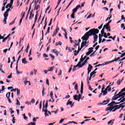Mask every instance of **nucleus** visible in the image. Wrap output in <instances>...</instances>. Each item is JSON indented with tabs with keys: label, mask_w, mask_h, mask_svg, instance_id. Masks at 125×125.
<instances>
[{
	"label": "nucleus",
	"mask_w": 125,
	"mask_h": 125,
	"mask_svg": "<svg viewBox=\"0 0 125 125\" xmlns=\"http://www.w3.org/2000/svg\"><path fill=\"white\" fill-rule=\"evenodd\" d=\"M98 33H99V30L95 28L91 29L85 33L84 36L82 38V39L83 41H87L89 39V37L97 35L96 34H98Z\"/></svg>",
	"instance_id": "1"
},
{
	"label": "nucleus",
	"mask_w": 125,
	"mask_h": 125,
	"mask_svg": "<svg viewBox=\"0 0 125 125\" xmlns=\"http://www.w3.org/2000/svg\"><path fill=\"white\" fill-rule=\"evenodd\" d=\"M120 59H121V57H118L117 59H114V60H112L111 61L105 62L104 65H107V64H109V63H113V62H116V61H118V60H120Z\"/></svg>",
	"instance_id": "2"
},
{
	"label": "nucleus",
	"mask_w": 125,
	"mask_h": 125,
	"mask_svg": "<svg viewBox=\"0 0 125 125\" xmlns=\"http://www.w3.org/2000/svg\"><path fill=\"white\" fill-rule=\"evenodd\" d=\"M109 87H110V85L107 86L104 90L101 91L102 93H103V95H106V94L108 93L107 90H108V88H109Z\"/></svg>",
	"instance_id": "3"
},
{
	"label": "nucleus",
	"mask_w": 125,
	"mask_h": 125,
	"mask_svg": "<svg viewBox=\"0 0 125 125\" xmlns=\"http://www.w3.org/2000/svg\"><path fill=\"white\" fill-rule=\"evenodd\" d=\"M10 92L7 93L6 94V97H7L8 101L9 103H12V101H11V100H10V98H9V97H10Z\"/></svg>",
	"instance_id": "4"
},
{
	"label": "nucleus",
	"mask_w": 125,
	"mask_h": 125,
	"mask_svg": "<svg viewBox=\"0 0 125 125\" xmlns=\"http://www.w3.org/2000/svg\"><path fill=\"white\" fill-rule=\"evenodd\" d=\"M13 1H14V0H11L10 3L6 5V8H8V7L11 8V6H12V5L13 4Z\"/></svg>",
	"instance_id": "5"
},
{
	"label": "nucleus",
	"mask_w": 125,
	"mask_h": 125,
	"mask_svg": "<svg viewBox=\"0 0 125 125\" xmlns=\"http://www.w3.org/2000/svg\"><path fill=\"white\" fill-rule=\"evenodd\" d=\"M120 108H121V106L119 105L113 106L112 107V112H115L116 110H118V109H120Z\"/></svg>",
	"instance_id": "6"
},
{
	"label": "nucleus",
	"mask_w": 125,
	"mask_h": 125,
	"mask_svg": "<svg viewBox=\"0 0 125 125\" xmlns=\"http://www.w3.org/2000/svg\"><path fill=\"white\" fill-rule=\"evenodd\" d=\"M82 47H81V48H80V46L78 47V51L77 50H75L74 51V52H76V53H74V56H77V55H78V54H79V53H80V51H81V50H82Z\"/></svg>",
	"instance_id": "7"
},
{
	"label": "nucleus",
	"mask_w": 125,
	"mask_h": 125,
	"mask_svg": "<svg viewBox=\"0 0 125 125\" xmlns=\"http://www.w3.org/2000/svg\"><path fill=\"white\" fill-rule=\"evenodd\" d=\"M88 50L89 51L86 53V55H87V56H88V55H89V54H91L92 52H93V48L92 47H90L88 49Z\"/></svg>",
	"instance_id": "8"
},
{
	"label": "nucleus",
	"mask_w": 125,
	"mask_h": 125,
	"mask_svg": "<svg viewBox=\"0 0 125 125\" xmlns=\"http://www.w3.org/2000/svg\"><path fill=\"white\" fill-rule=\"evenodd\" d=\"M10 9H7L6 10V11L5 12V13H4V17H5V18H7L8 17V13L9 12V11H10Z\"/></svg>",
	"instance_id": "9"
},
{
	"label": "nucleus",
	"mask_w": 125,
	"mask_h": 125,
	"mask_svg": "<svg viewBox=\"0 0 125 125\" xmlns=\"http://www.w3.org/2000/svg\"><path fill=\"white\" fill-rule=\"evenodd\" d=\"M79 8H81V5H77L76 8L72 10V13L75 14L76 11H78V9H79Z\"/></svg>",
	"instance_id": "10"
},
{
	"label": "nucleus",
	"mask_w": 125,
	"mask_h": 125,
	"mask_svg": "<svg viewBox=\"0 0 125 125\" xmlns=\"http://www.w3.org/2000/svg\"><path fill=\"white\" fill-rule=\"evenodd\" d=\"M68 105H70L71 107H72L74 106V103H73V102L70 101V99H69L67 102L66 103V105L68 106Z\"/></svg>",
	"instance_id": "11"
},
{
	"label": "nucleus",
	"mask_w": 125,
	"mask_h": 125,
	"mask_svg": "<svg viewBox=\"0 0 125 125\" xmlns=\"http://www.w3.org/2000/svg\"><path fill=\"white\" fill-rule=\"evenodd\" d=\"M51 52H52L53 53H54L57 56L59 55V51H57L56 49L52 50Z\"/></svg>",
	"instance_id": "12"
},
{
	"label": "nucleus",
	"mask_w": 125,
	"mask_h": 125,
	"mask_svg": "<svg viewBox=\"0 0 125 125\" xmlns=\"http://www.w3.org/2000/svg\"><path fill=\"white\" fill-rule=\"evenodd\" d=\"M83 42H82L81 43V48H83L84 45H86V43H87V42H86L87 40H83ZM83 41H85L83 42Z\"/></svg>",
	"instance_id": "13"
},
{
	"label": "nucleus",
	"mask_w": 125,
	"mask_h": 125,
	"mask_svg": "<svg viewBox=\"0 0 125 125\" xmlns=\"http://www.w3.org/2000/svg\"><path fill=\"white\" fill-rule=\"evenodd\" d=\"M88 67L87 68V70L88 73H90V72H91V70L92 69V68H93V66H92V65H91L90 64H88Z\"/></svg>",
	"instance_id": "14"
},
{
	"label": "nucleus",
	"mask_w": 125,
	"mask_h": 125,
	"mask_svg": "<svg viewBox=\"0 0 125 125\" xmlns=\"http://www.w3.org/2000/svg\"><path fill=\"white\" fill-rule=\"evenodd\" d=\"M80 92H81V94H83V81H82V82H81Z\"/></svg>",
	"instance_id": "15"
},
{
	"label": "nucleus",
	"mask_w": 125,
	"mask_h": 125,
	"mask_svg": "<svg viewBox=\"0 0 125 125\" xmlns=\"http://www.w3.org/2000/svg\"><path fill=\"white\" fill-rule=\"evenodd\" d=\"M80 65H81V62H79L76 65L74 66L73 69L72 70V72H75L76 70V68H77V67H79Z\"/></svg>",
	"instance_id": "16"
},
{
	"label": "nucleus",
	"mask_w": 125,
	"mask_h": 125,
	"mask_svg": "<svg viewBox=\"0 0 125 125\" xmlns=\"http://www.w3.org/2000/svg\"><path fill=\"white\" fill-rule=\"evenodd\" d=\"M42 112H44V115L45 117H48L49 116L48 114H47V109H44V107H43L42 108Z\"/></svg>",
	"instance_id": "17"
},
{
	"label": "nucleus",
	"mask_w": 125,
	"mask_h": 125,
	"mask_svg": "<svg viewBox=\"0 0 125 125\" xmlns=\"http://www.w3.org/2000/svg\"><path fill=\"white\" fill-rule=\"evenodd\" d=\"M9 37H10V34H9L7 37H6L5 38L3 39V41H2V42H5L6 41V40H7V39H8V41H9L10 40V38H9Z\"/></svg>",
	"instance_id": "18"
},
{
	"label": "nucleus",
	"mask_w": 125,
	"mask_h": 125,
	"mask_svg": "<svg viewBox=\"0 0 125 125\" xmlns=\"http://www.w3.org/2000/svg\"><path fill=\"white\" fill-rule=\"evenodd\" d=\"M110 102V99H107V100H104L103 102V105H106V104H108Z\"/></svg>",
	"instance_id": "19"
},
{
	"label": "nucleus",
	"mask_w": 125,
	"mask_h": 125,
	"mask_svg": "<svg viewBox=\"0 0 125 125\" xmlns=\"http://www.w3.org/2000/svg\"><path fill=\"white\" fill-rule=\"evenodd\" d=\"M34 14H33V10H32L30 14V16H29V20L33 19V17H34Z\"/></svg>",
	"instance_id": "20"
},
{
	"label": "nucleus",
	"mask_w": 125,
	"mask_h": 125,
	"mask_svg": "<svg viewBox=\"0 0 125 125\" xmlns=\"http://www.w3.org/2000/svg\"><path fill=\"white\" fill-rule=\"evenodd\" d=\"M43 107H44V110H47V107H48V100H47L46 101V104H45V106H44V105H43Z\"/></svg>",
	"instance_id": "21"
},
{
	"label": "nucleus",
	"mask_w": 125,
	"mask_h": 125,
	"mask_svg": "<svg viewBox=\"0 0 125 125\" xmlns=\"http://www.w3.org/2000/svg\"><path fill=\"white\" fill-rule=\"evenodd\" d=\"M104 27L106 30H107L108 32H111V27L110 26V25L107 26L104 25Z\"/></svg>",
	"instance_id": "22"
},
{
	"label": "nucleus",
	"mask_w": 125,
	"mask_h": 125,
	"mask_svg": "<svg viewBox=\"0 0 125 125\" xmlns=\"http://www.w3.org/2000/svg\"><path fill=\"white\" fill-rule=\"evenodd\" d=\"M94 36V43L96 42H97V39H98V35H93Z\"/></svg>",
	"instance_id": "23"
},
{
	"label": "nucleus",
	"mask_w": 125,
	"mask_h": 125,
	"mask_svg": "<svg viewBox=\"0 0 125 125\" xmlns=\"http://www.w3.org/2000/svg\"><path fill=\"white\" fill-rule=\"evenodd\" d=\"M73 99H74V100H78V101H79V96H78V95L73 96Z\"/></svg>",
	"instance_id": "24"
},
{
	"label": "nucleus",
	"mask_w": 125,
	"mask_h": 125,
	"mask_svg": "<svg viewBox=\"0 0 125 125\" xmlns=\"http://www.w3.org/2000/svg\"><path fill=\"white\" fill-rule=\"evenodd\" d=\"M22 63H23V64H27V63H28V62L26 60V58H24L22 59Z\"/></svg>",
	"instance_id": "25"
},
{
	"label": "nucleus",
	"mask_w": 125,
	"mask_h": 125,
	"mask_svg": "<svg viewBox=\"0 0 125 125\" xmlns=\"http://www.w3.org/2000/svg\"><path fill=\"white\" fill-rule=\"evenodd\" d=\"M35 9H36V10H38V9H39V8H40V5H37V2L36 3V2H35Z\"/></svg>",
	"instance_id": "26"
},
{
	"label": "nucleus",
	"mask_w": 125,
	"mask_h": 125,
	"mask_svg": "<svg viewBox=\"0 0 125 125\" xmlns=\"http://www.w3.org/2000/svg\"><path fill=\"white\" fill-rule=\"evenodd\" d=\"M110 110V112H111V111H113V107H107L106 108L105 111H109Z\"/></svg>",
	"instance_id": "27"
},
{
	"label": "nucleus",
	"mask_w": 125,
	"mask_h": 125,
	"mask_svg": "<svg viewBox=\"0 0 125 125\" xmlns=\"http://www.w3.org/2000/svg\"><path fill=\"white\" fill-rule=\"evenodd\" d=\"M122 92L120 91L119 93L116 95V96H117L118 98H121L122 97Z\"/></svg>",
	"instance_id": "28"
},
{
	"label": "nucleus",
	"mask_w": 125,
	"mask_h": 125,
	"mask_svg": "<svg viewBox=\"0 0 125 125\" xmlns=\"http://www.w3.org/2000/svg\"><path fill=\"white\" fill-rule=\"evenodd\" d=\"M119 98L116 96V95H114L113 97V98L112 99V101H114V100H117V99H118Z\"/></svg>",
	"instance_id": "29"
},
{
	"label": "nucleus",
	"mask_w": 125,
	"mask_h": 125,
	"mask_svg": "<svg viewBox=\"0 0 125 125\" xmlns=\"http://www.w3.org/2000/svg\"><path fill=\"white\" fill-rule=\"evenodd\" d=\"M58 45H62V42L59 41V42H56V46H57Z\"/></svg>",
	"instance_id": "30"
},
{
	"label": "nucleus",
	"mask_w": 125,
	"mask_h": 125,
	"mask_svg": "<svg viewBox=\"0 0 125 125\" xmlns=\"http://www.w3.org/2000/svg\"><path fill=\"white\" fill-rule=\"evenodd\" d=\"M50 69L48 70L49 72H53V69H54V66H53L52 67H49Z\"/></svg>",
	"instance_id": "31"
},
{
	"label": "nucleus",
	"mask_w": 125,
	"mask_h": 125,
	"mask_svg": "<svg viewBox=\"0 0 125 125\" xmlns=\"http://www.w3.org/2000/svg\"><path fill=\"white\" fill-rule=\"evenodd\" d=\"M104 32H105V25L104 26L102 30L101 31L102 35H103V34L105 33Z\"/></svg>",
	"instance_id": "32"
},
{
	"label": "nucleus",
	"mask_w": 125,
	"mask_h": 125,
	"mask_svg": "<svg viewBox=\"0 0 125 125\" xmlns=\"http://www.w3.org/2000/svg\"><path fill=\"white\" fill-rule=\"evenodd\" d=\"M44 91H45V89L43 86V87H42V96H44Z\"/></svg>",
	"instance_id": "33"
},
{
	"label": "nucleus",
	"mask_w": 125,
	"mask_h": 125,
	"mask_svg": "<svg viewBox=\"0 0 125 125\" xmlns=\"http://www.w3.org/2000/svg\"><path fill=\"white\" fill-rule=\"evenodd\" d=\"M49 31H50V27H48L47 32L45 33V35H47V34H49Z\"/></svg>",
	"instance_id": "34"
},
{
	"label": "nucleus",
	"mask_w": 125,
	"mask_h": 125,
	"mask_svg": "<svg viewBox=\"0 0 125 125\" xmlns=\"http://www.w3.org/2000/svg\"><path fill=\"white\" fill-rule=\"evenodd\" d=\"M78 42V41L77 40H75V41L74 42V43H75V44L77 45V46H80V42H78V43H77Z\"/></svg>",
	"instance_id": "35"
},
{
	"label": "nucleus",
	"mask_w": 125,
	"mask_h": 125,
	"mask_svg": "<svg viewBox=\"0 0 125 125\" xmlns=\"http://www.w3.org/2000/svg\"><path fill=\"white\" fill-rule=\"evenodd\" d=\"M78 102H80V100L82 99V95L79 94L78 95Z\"/></svg>",
	"instance_id": "36"
},
{
	"label": "nucleus",
	"mask_w": 125,
	"mask_h": 125,
	"mask_svg": "<svg viewBox=\"0 0 125 125\" xmlns=\"http://www.w3.org/2000/svg\"><path fill=\"white\" fill-rule=\"evenodd\" d=\"M71 18H72L73 19H74L75 18V13H72L71 15H70Z\"/></svg>",
	"instance_id": "37"
},
{
	"label": "nucleus",
	"mask_w": 125,
	"mask_h": 125,
	"mask_svg": "<svg viewBox=\"0 0 125 125\" xmlns=\"http://www.w3.org/2000/svg\"><path fill=\"white\" fill-rule=\"evenodd\" d=\"M49 56H51V58H52V61H53V60H54V59L55 58V57L52 55V54H50Z\"/></svg>",
	"instance_id": "38"
},
{
	"label": "nucleus",
	"mask_w": 125,
	"mask_h": 125,
	"mask_svg": "<svg viewBox=\"0 0 125 125\" xmlns=\"http://www.w3.org/2000/svg\"><path fill=\"white\" fill-rule=\"evenodd\" d=\"M38 15H36L35 16V21H34L35 23H36V22H37V20H38Z\"/></svg>",
	"instance_id": "39"
},
{
	"label": "nucleus",
	"mask_w": 125,
	"mask_h": 125,
	"mask_svg": "<svg viewBox=\"0 0 125 125\" xmlns=\"http://www.w3.org/2000/svg\"><path fill=\"white\" fill-rule=\"evenodd\" d=\"M110 124H111V125H113L114 124V120H111L110 121L108 122V125H110Z\"/></svg>",
	"instance_id": "40"
},
{
	"label": "nucleus",
	"mask_w": 125,
	"mask_h": 125,
	"mask_svg": "<svg viewBox=\"0 0 125 125\" xmlns=\"http://www.w3.org/2000/svg\"><path fill=\"white\" fill-rule=\"evenodd\" d=\"M124 104H125V103H122V104H121L119 105V107H122V108H124L125 106V104L124 105Z\"/></svg>",
	"instance_id": "41"
},
{
	"label": "nucleus",
	"mask_w": 125,
	"mask_h": 125,
	"mask_svg": "<svg viewBox=\"0 0 125 125\" xmlns=\"http://www.w3.org/2000/svg\"><path fill=\"white\" fill-rule=\"evenodd\" d=\"M74 88L75 89V90H78V89H79L78 86V84H75V86H74Z\"/></svg>",
	"instance_id": "42"
},
{
	"label": "nucleus",
	"mask_w": 125,
	"mask_h": 125,
	"mask_svg": "<svg viewBox=\"0 0 125 125\" xmlns=\"http://www.w3.org/2000/svg\"><path fill=\"white\" fill-rule=\"evenodd\" d=\"M108 106H110V107L111 108H113V107H114V105L112 103V102L108 104Z\"/></svg>",
	"instance_id": "43"
},
{
	"label": "nucleus",
	"mask_w": 125,
	"mask_h": 125,
	"mask_svg": "<svg viewBox=\"0 0 125 125\" xmlns=\"http://www.w3.org/2000/svg\"><path fill=\"white\" fill-rule=\"evenodd\" d=\"M121 83H122V81H121V80H118L117 82V83L118 85H120L121 84Z\"/></svg>",
	"instance_id": "44"
},
{
	"label": "nucleus",
	"mask_w": 125,
	"mask_h": 125,
	"mask_svg": "<svg viewBox=\"0 0 125 125\" xmlns=\"http://www.w3.org/2000/svg\"><path fill=\"white\" fill-rule=\"evenodd\" d=\"M109 17H108L107 18V19H106V20H105L106 22H107V21L110 20V19H111V18H112V15H109Z\"/></svg>",
	"instance_id": "45"
},
{
	"label": "nucleus",
	"mask_w": 125,
	"mask_h": 125,
	"mask_svg": "<svg viewBox=\"0 0 125 125\" xmlns=\"http://www.w3.org/2000/svg\"><path fill=\"white\" fill-rule=\"evenodd\" d=\"M57 30L56 31H54V32H53V37H54V36H56V35H57Z\"/></svg>",
	"instance_id": "46"
},
{
	"label": "nucleus",
	"mask_w": 125,
	"mask_h": 125,
	"mask_svg": "<svg viewBox=\"0 0 125 125\" xmlns=\"http://www.w3.org/2000/svg\"><path fill=\"white\" fill-rule=\"evenodd\" d=\"M22 116H23V119L24 120H28V117L27 116H26L25 114H22Z\"/></svg>",
	"instance_id": "47"
},
{
	"label": "nucleus",
	"mask_w": 125,
	"mask_h": 125,
	"mask_svg": "<svg viewBox=\"0 0 125 125\" xmlns=\"http://www.w3.org/2000/svg\"><path fill=\"white\" fill-rule=\"evenodd\" d=\"M125 102V98H123L121 100L120 103H123V102Z\"/></svg>",
	"instance_id": "48"
},
{
	"label": "nucleus",
	"mask_w": 125,
	"mask_h": 125,
	"mask_svg": "<svg viewBox=\"0 0 125 125\" xmlns=\"http://www.w3.org/2000/svg\"><path fill=\"white\" fill-rule=\"evenodd\" d=\"M112 22V20L109 21L107 23H106L105 25L106 26H110V23Z\"/></svg>",
	"instance_id": "49"
},
{
	"label": "nucleus",
	"mask_w": 125,
	"mask_h": 125,
	"mask_svg": "<svg viewBox=\"0 0 125 125\" xmlns=\"http://www.w3.org/2000/svg\"><path fill=\"white\" fill-rule=\"evenodd\" d=\"M7 20V18L4 17L3 19V23L4 24H6V20Z\"/></svg>",
	"instance_id": "50"
},
{
	"label": "nucleus",
	"mask_w": 125,
	"mask_h": 125,
	"mask_svg": "<svg viewBox=\"0 0 125 125\" xmlns=\"http://www.w3.org/2000/svg\"><path fill=\"white\" fill-rule=\"evenodd\" d=\"M84 65H85L83 62L82 63L81 62V65H79V68H82V67H83V66H84Z\"/></svg>",
	"instance_id": "51"
},
{
	"label": "nucleus",
	"mask_w": 125,
	"mask_h": 125,
	"mask_svg": "<svg viewBox=\"0 0 125 125\" xmlns=\"http://www.w3.org/2000/svg\"><path fill=\"white\" fill-rule=\"evenodd\" d=\"M17 95L18 96H19L20 95V90H19L18 88H17Z\"/></svg>",
	"instance_id": "52"
},
{
	"label": "nucleus",
	"mask_w": 125,
	"mask_h": 125,
	"mask_svg": "<svg viewBox=\"0 0 125 125\" xmlns=\"http://www.w3.org/2000/svg\"><path fill=\"white\" fill-rule=\"evenodd\" d=\"M100 66H104V64H99L95 66V68H97V67H99Z\"/></svg>",
	"instance_id": "53"
},
{
	"label": "nucleus",
	"mask_w": 125,
	"mask_h": 125,
	"mask_svg": "<svg viewBox=\"0 0 125 125\" xmlns=\"http://www.w3.org/2000/svg\"><path fill=\"white\" fill-rule=\"evenodd\" d=\"M12 78V73H11L10 75L7 77V79H11Z\"/></svg>",
	"instance_id": "54"
},
{
	"label": "nucleus",
	"mask_w": 125,
	"mask_h": 125,
	"mask_svg": "<svg viewBox=\"0 0 125 125\" xmlns=\"http://www.w3.org/2000/svg\"><path fill=\"white\" fill-rule=\"evenodd\" d=\"M121 28H123V30H125V24L124 23H122L121 24Z\"/></svg>",
	"instance_id": "55"
},
{
	"label": "nucleus",
	"mask_w": 125,
	"mask_h": 125,
	"mask_svg": "<svg viewBox=\"0 0 125 125\" xmlns=\"http://www.w3.org/2000/svg\"><path fill=\"white\" fill-rule=\"evenodd\" d=\"M42 102L41 101L40 103L39 109H42Z\"/></svg>",
	"instance_id": "56"
},
{
	"label": "nucleus",
	"mask_w": 125,
	"mask_h": 125,
	"mask_svg": "<svg viewBox=\"0 0 125 125\" xmlns=\"http://www.w3.org/2000/svg\"><path fill=\"white\" fill-rule=\"evenodd\" d=\"M17 105H20V102H19V100H18V99H17Z\"/></svg>",
	"instance_id": "57"
},
{
	"label": "nucleus",
	"mask_w": 125,
	"mask_h": 125,
	"mask_svg": "<svg viewBox=\"0 0 125 125\" xmlns=\"http://www.w3.org/2000/svg\"><path fill=\"white\" fill-rule=\"evenodd\" d=\"M83 61H84V60L83 59V58H81L80 59V62H80L81 63H82V62H83Z\"/></svg>",
	"instance_id": "58"
},
{
	"label": "nucleus",
	"mask_w": 125,
	"mask_h": 125,
	"mask_svg": "<svg viewBox=\"0 0 125 125\" xmlns=\"http://www.w3.org/2000/svg\"><path fill=\"white\" fill-rule=\"evenodd\" d=\"M124 56H125V52L122 54V55L120 56V58H123V57H124Z\"/></svg>",
	"instance_id": "59"
},
{
	"label": "nucleus",
	"mask_w": 125,
	"mask_h": 125,
	"mask_svg": "<svg viewBox=\"0 0 125 125\" xmlns=\"http://www.w3.org/2000/svg\"><path fill=\"white\" fill-rule=\"evenodd\" d=\"M46 83H47V85H49V81L47 79L46 80Z\"/></svg>",
	"instance_id": "60"
},
{
	"label": "nucleus",
	"mask_w": 125,
	"mask_h": 125,
	"mask_svg": "<svg viewBox=\"0 0 125 125\" xmlns=\"http://www.w3.org/2000/svg\"><path fill=\"white\" fill-rule=\"evenodd\" d=\"M103 35H104V38H105V39H107V34L106 33H104L103 34Z\"/></svg>",
	"instance_id": "61"
},
{
	"label": "nucleus",
	"mask_w": 125,
	"mask_h": 125,
	"mask_svg": "<svg viewBox=\"0 0 125 125\" xmlns=\"http://www.w3.org/2000/svg\"><path fill=\"white\" fill-rule=\"evenodd\" d=\"M43 57L44 58H46V57H48V56L47 55H46V54H43Z\"/></svg>",
	"instance_id": "62"
},
{
	"label": "nucleus",
	"mask_w": 125,
	"mask_h": 125,
	"mask_svg": "<svg viewBox=\"0 0 125 125\" xmlns=\"http://www.w3.org/2000/svg\"><path fill=\"white\" fill-rule=\"evenodd\" d=\"M52 23V19H51L50 21V22H49V24H48V26H51Z\"/></svg>",
	"instance_id": "63"
},
{
	"label": "nucleus",
	"mask_w": 125,
	"mask_h": 125,
	"mask_svg": "<svg viewBox=\"0 0 125 125\" xmlns=\"http://www.w3.org/2000/svg\"><path fill=\"white\" fill-rule=\"evenodd\" d=\"M57 112H58V109H57L56 111H52L51 113H55V114H57Z\"/></svg>",
	"instance_id": "64"
}]
</instances>
